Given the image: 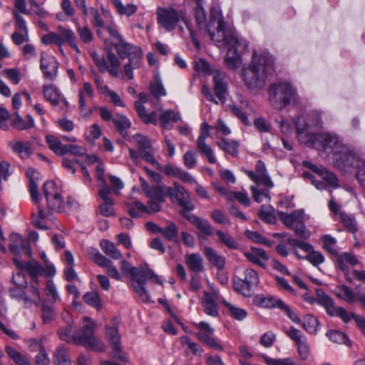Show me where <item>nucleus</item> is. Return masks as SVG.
Returning <instances> with one entry per match:
<instances>
[{
  "label": "nucleus",
  "mask_w": 365,
  "mask_h": 365,
  "mask_svg": "<svg viewBox=\"0 0 365 365\" xmlns=\"http://www.w3.org/2000/svg\"><path fill=\"white\" fill-rule=\"evenodd\" d=\"M273 57L267 51L252 54V61L242 71V80L250 91L259 90L264 87L268 73L274 71Z\"/></svg>",
  "instance_id": "1"
},
{
  "label": "nucleus",
  "mask_w": 365,
  "mask_h": 365,
  "mask_svg": "<svg viewBox=\"0 0 365 365\" xmlns=\"http://www.w3.org/2000/svg\"><path fill=\"white\" fill-rule=\"evenodd\" d=\"M334 166L341 171L355 170L356 178L360 185L365 187V161L349 147L344 145L341 149L334 151L333 156Z\"/></svg>",
  "instance_id": "2"
},
{
  "label": "nucleus",
  "mask_w": 365,
  "mask_h": 365,
  "mask_svg": "<svg viewBox=\"0 0 365 365\" xmlns=\"http://www.w3.org/2000/svg\"><path fill=\"white\" fill-rule=\"evenodd\" d=\"M120 264L122 272L130 275L134 291L138 294L141 300L143 302H149L150 297L145 285L148 279H153L155 282L161 284L158 275L149 268L138 269L131 266L129 262L124 259L120 261Z\"/></svg>",
  "instance_id": "3"
},
{
  "label": "nucleus",
  "mask_w": 365,
  "mask_h": 365,
  "mask_svg": "<svg viewBox=\"0 0 365 365\" xmlns=\"http://www.w3.org/2000/svg\"><path fill=\"white\" fill-rule=\"evenodd\" d=\"M111 44L121 59L128 58V61L125 63L123 68L128 78L133 79V70L139 68L142 65L141 49L134 44L127 42L123 36L115 41H112Z\"/></svg>",
  "instance_id": "4"
},
{
  "label": "nucleus",
  "mask_w": 365,
  "mask_h": 365,
  "mask_svg": "<svg viewBox=\"0 0 365 365\" xmlns=\"http://www.w3.org/2000/svg\"><path fill=\"white\" fill-rule=\"evenodd\" d=\"M268 96L271 105L278 110H282L292 102L297 101L298 97L296 88L286 81L270 84Z\"/></svg>",
  "instance_id": "5"
},
{
  "label": "nucleus",
  "mask_w": 365,
  "mask_h": 365,
  "mask_svg": "<svg viewBox=\"0 0 365 365\" xmlns=\"http://www.w3.org/2000/svg\"><path fill=\"white\" fill-rule=\"evenodd\" d=\"M95 323L90 318H83V326L74 332V344L84 346L88 350L104 351L105 344L101 339L95 336Z\"/></svg>",
  "instance_id": "6"
},
{
  "label": "nucleus",
  "mask_w": 365,
  "mask_h": 365,
  "mask_svg": "<svg viewBox=\"0 0 365 365\" xmlns=\"http://www.w3.org/2000/svg\"><path fill=\"white\" fill-rule=\"evenodd\" d=\"M316 294L317 296V299L308 294H304V299L309 304H313L315 302H317L319 304L322 306L326 309L327 313L329 316L338 317L344 323H348L350 322L349 314L347 311L341 307H336L333 299L325 294L323 289H317Z\"/></svg>",
  "instance_id": "7"
},
{
  "label": "nucleus",
  "mask_w": 365,
  "mask_h": 365,
  "mask_svg": "<svg viewBox=\"0 0 365 365\" xmlns=\"http://www.w3.org/2000/svg\"><path fill=\"white\" fill-rule=\"evenodd\" d=\"M59 34L55 32H49L41 37V42L45 45L54 43L58 47H61L65 42H67L70 47L76 53L81 51L76 42V37L74 32L70 29L61 26L58 27Z\"/></svg>",
  "instance_id": "8"
},
{
  "label": "nucleus",
  "mask_w": 365,
  "mask_h": 365,
  "mask_svg": "<svg viewBox=\"0 0 365 365\" xmlns=\"http://www.w3.org/2000/svg\"><path fill=\"white\" fill-rule=\"evenodd\" d=\"M105 336L110 346H111L112 357L123 362L128 363V360L123 353L120 340L121 336L118 331V321L117 318H113L110 324L105 326Z\"/></svg>",
  "instance_id": "9"
},
{
  "label": "nucleus",
  "mask_w": 365,
  "mask_h": 365,
  "mask_svg": "<svg viewBox=\"0 0 365 365\" xmlns=\"http://www.w3.org/2000/svg\"><path fill=\"white\" fill-rule=\"evenodd\" d=\"M90 54L94 63L101 73L108 72L112 77H118L120 62L118 56L111 50H108L106 56L100 55L96 51H92Z\"/></svg>",
  "instance_id": "10"
},
{
  "label": "nucleus",
  "mask_w": 365,
  "mask_h": 365,
  "mask_svg": "<svg viewBox=\"0 0 365 365\" xmlns=\"http://www.w3.org/2000/svg\"><path fill=\"white\" fill-rule=\"evenodd\" d=\"M259 283L257 273L252 269H247L234 279V288L236 292L245 297H250L254 288Z\"/></svg>",
  "instance_id": "11"
},
{
  "label": "nucleus",
  "mask_w": 365,
  "mask_h": 365,
  "mask_svg": "<svg viewBox=\"0 0 365 365\" xmlns=\"http://www.w3.org/2000/svg\"><path fill=\"white\" fill-rule=\"evenodd\" d=\"M156 15L158 24L169 32L173 31L181 20L185 21L183 12L178 11L173 7L158 6L156 9Z\"/></svg>",
  "instance_id": "12"
},
{
  "label": "nucleus",
  "mask_w": 365,
  "mask_h": 365,
  "mask_svg": "<svg viewBox=\"0 0 365 365\" xmlns=\"http://www.w3.org/2000/svg\"><path fill=\"white\" fill-rule=\"evenodd\" d=\"M310 144L312 145H319L324 151L332 150L334 151L341 149V146L344 144L340 140L339 137L335 134L329 132H322L309 135Z\"/></svg>",
  "instance_id": "13"
},
{
  "label": "nucleus",
  "mask_w": 365,
  "mask_h": 365,
  "mask_svg": "<svg viewBox=\"0 0 365 365\" xmlns=\"http://www.w3.org/2000/svg\"><path fill=\"white\" fill-rule=\"evenodd\" d=\"M170 187H168L163 182L157 183V185L152 186L150 192V194L146 195L149 199L148 205L153 212H158L161 210V204L165 202L167 197H170Z\"/></svg>",
  "instance_id": "14"
},
{
  "label": "nucleus",
  "mask_w": 365,
  "mask_h": 365,
  "mask_svg": "<svg viewBox=\"0 0 365 365\" xmlns=\"http://www.w3.org/2000/svg\"><path fill=\"white\" fill-rule=\"evenodd\" d=\"M43 193L49 210L56 212L63 211V200L57 190L56 184L53 181L48 180L43 184Z\"/></svg>",
  "instance_id": "15"
},
{
  "label": "nucleus",
  "mask_w": 365,
  "mask_h": 365,
  "mask_svg": "<svg viewBox=\"0 0 365 365\" xmlns=\"http://www.w3.org/2000/svg\"><path fill=\"white\" fill-rule=\"evenodd\" d=\"M133 138L138 145V152L141 158L147 163L160 169V165L154 158V149L150 139L142 134H135Z\"/></svg>",
  "instance_id": "16"
},
{
  "label": "nucleus",
  "mask_w": 365,
  "mask_h": 365,
  "mask_svg": "<svg viewBox=\"0 0 365 365\" xmlns=\"http://www.w3.org/2000/svg\"><path fill=\"white\" fill-rule=\"evenodd\" d=\"M88 257L99 267L106 269L107 274L115 280H120L121 276L112 261L103 255L98 250L90 247L87 250Z\"/></svg>",
  "instance_id": "17"
},
{
  "label": "nucleus",
  "mask_w": 365,
  "mask_h": 365,
  "mask_svg": "<svg viewBox=\"0 0 365 365\" xmlns=\"http://www.w3.org/2000/svg\"><path fill=\"white\" fill-rule=\"evenodd\" d=\"M170 192L172 193L170 194V200L173 202H178L182 207V211L190 212L195 209V205L192 202L189 193L178 182H173Z\"/></svg>",
  "instance_id": "18"
},
{
  "label": "nucleus",
  "mask_w": 365,
  "mask_h": 365,
  "mask_svg": "<svg viewBox=\"0 0 365 365\" xmlns=\"http://www.w3.org/2000/svg\"><path fill=\"white\" fill-rule=\"evenodd\" d=\"M180 215L197 230L198 236L207 237L212 236L215 233L214 228L207 220L186 211H180Z\"/></svg>",
  "instance_id": "19"
},
{
  "label": "nucleus",
  "mask_w": 365,
  "mask_h": 365,
  "mask_svg": "<svg viewBox=\"0 0 365 365\" xmlns=\"http://www.w3.org/2000/svg\"><path fill=\"white\" fill-rule=\"evenodd\" d=\"M40 68L46 78L53 81L56 78L58 63L54 57L42 52L41 54Z\"/></svg>",
  "instance_id": "20"
},
{
  "label": "nucleus",
  "mask_w": 365,
  "mask_h": 365,
  "mask_svg": "<svg viewBox=\"0 0 365 365\" xmlns=\"http://www.w3.org/2000/svg\"><path fill=\"white\" fill-rule=\"evenodd\" d=\"M43 93L44 98L49 101L52 106H58L63 104V106H61V109L67 110L68 108V101L53 85L43 86Z\"/></svg>",
  "instance_id": "21"
},
{
  "label": "nucleus",
  "mask_w": 365,
  "mask_h": 365,
  "mask_svg": "<svg viewBox=\"0 0 365 365\" xmlns=\"http://www.w3.org/2000/svg\"><path fill=\"white\" fill-rule=\"evenodd\" d=\"M9 251L14 255H19L21 251L26 255H31V250L29 241L17 233H13L10 235Z\"/></svg>",
  "instance_id": "22"
},
{
  "label": "nucleus",
  "mask_w": 365,
  "mask_h": 365,
  "mask_svg": "<svg viewBox=\"0 0 365 365\" xmlns=\"http://www.w3.org/2000/svg\"><path fill=\"white\" fill-rule=\"evenodd\" d=\"M214 92L216 97L221 103L226 102V96L227 94V84L224 82L223 74L219 71H215L213 75Z\"/></svg>",
  "instance_id": "23"
},
{
  "label": "nucleus",
  "mask_w": 365,
  "mask_h": 365,
  "mask_svg": "<svg viewBox=\"0 0 365 365\" xmlns=\"http://www.w3.org/2000/svg\"><path fill=\"white\" fill-rule=\"evenodd\" d=\"M202 253L210 263L217 268L222 269L225 265V257L214 250L212 247L206 246L202 250Z\"/></svg>",
  "instance_id": "24"
},
{
  "label": "nucleus",
  "mask_w": 365,
  "mask_h": 365,
  "mask_svg": "<svg viewBox=\"0 0 365 365\" xmlns=\"http://www.w3.org/2000/svg\"><path fill=\"white\" fill-rule=\"evenodd\" d=\"M215 35H212V39L218 43H222L223 45L227 46L230 52L237 51V47L240 45L238 36L235 32L229 31V32L224 36L223 34H220L219 38H215Z\"/></svg>",
  "instance_id": "25"
},
{
  "label": "nucleus",
  "mask_w": 365,
  "mask_h": 365,
  "mask_svg": "<svg viewBox=\"0 0 365 365\" xmlns=\"http://www.w3.org/2000/svg\"><path fill=\"white\" fill-rule=\"evenodd\" d=\"M297 133L299 140L304 144H310L309 135H315L309 132V124L306 121L304 118L299 117L295 122Z\"/></svg>",
  "instance_id": "26"
},
{
  "label": "nucleus",
  "mask_w": 365,
  "mask_h": 365,
  "mask_svg": "<svg viewBox=\"0 0 365 365\" xmlns=\"http://www.w3.org/2000/svg\"><path fill=\"white\" fill-rule=\"evenodd\" d=\"M246 258L260 267H264V261L269 259L268 255L261 248L252 247L250 252L245 253Z\"/></svg>",
  "instance_id": "27"
},
{
  "label": "nucleus",
  "mask_w": 365,
  "mask_h": 365,
  "mask_svg": "<svg viewBox=\"0 0 365 365\" xmlns=\"http://www.w3.org/2000/svg\"><path fill=\"white\" fill-rule=\"evenodd\" d=\"M185 262L189 269L195 273L205 270L203 259L198 253L187 254L185 256Z\"/></svg>",
  "instance_id": "28"
},
{
  "label": "nucleus",
  "mask_w": 365,
  "mask_h": 365,
  "mask_svg": "<svg viewBox=\"0 0 365 365\" xmlns=\"http://www.w3.org/2000/svg\"><path fill=\"white\" fill-rule=\"evenodd\" d=\"M112 122L123 138L125 139L127 138V137H128V129L131 125L129 119L124 115L117 113L113 116Z\"/></svg>",
  "instance_id": "29"
},
{
  "label": "nucleus",
  "mask_w": 365,
  "mask_h": 365,
  "mask_svg": "<svg viewBox=\"0 0 365 365\" xmlns=\"http://www.w3.org/2000/svg\"><path fill=\"white\" fill-rule=\"evenodd\" d=\"M27 178L29 180V192L31 199L35 203L39 202V195L38 192V185L36 183V180L38 179L39 173L33 168H29L26 172Z\"/></svg>",
  "instance_id": "30"
},
{
  "label": "nucleus",
  "mask_w": 365,
  "mask_h": 365,
  "mask_svg": "<svg viewBox=\"0 0 365 365\" xmlns=\"http://www.w3.org/2000/svg\"><path fill=\"white\" fill-rule=\"evenodd\" d=\"M279 301L282 300L270 295L257 294L253 298V303L255 305L268 309L278 308Z\"/></svg>",
  "instance_id": "31"
},
{
  "label": "nucleus",
  "mask_w": 365,
  "mask_h": 365,
  "mask_svg": "<svg viewBox=\"0 0 365 365\" xmlns=\"http://www.w3.org/2000/svg\"><path fill=\"white\" fill-rule=\"evenodd\" d=\"M196 144L200 153L207 158L210 163L214 164L216 163L213 150L212 148L205 143V136L204 135L198 136Z\"/></svg>",
  "instance_id": "32"
},
{
  "label": "nucleus",
  "mask_w": 365,
  "mask_h": 365,
  "mask_svg": "<svg viewBox=\"0 0 365 365\" xmlns=\"http://www.w3.org/2000/svg\"><path fill=\"white\" fill-rule=\"evenodd\" d=\"M26 307H29L32 304L38 306L41 303V297L39 293L38 284H36L34 282L26 287Z\"/></svg>",
  "instance_id": "33"
},
{
  "label": "nucleus",
  "mask_w": 365,
  "mask_h": 365,
  "mask_svg": "<svg viewBox=\"0 0 365 365\" xmlns=\"http://www.w3.org/2000/svg\"><path fill=\"white\" fill-rule=\"evenodd\" d=\"M54 365H71L68 350L64 346H58L53 354Z\"/></svg>",
  "instance_id": "34"
},
{
  "label": "nucleus",
  "mask_w": 365,
  "mask_h": 365,
  "mask_svg": "<svg viewBox=\"0 0 365 365\" xmlns=\"http://www.w3.org/2000/svg\"><path fill=\"white\" fill-rule=\"evenodd\" d=\"M335 295L348 303H353L358 301L356 294L346 285H340L335 287L334 290Z\"/></svg>",
  "instance_id": "35"
},
{
  "label": "nucleus",
  "mask_w": 365,
  "mask_h": 365,
  "mask_svg": "<svg viewBox=\"0 0 365 365\" xmlns=\"http://www.w3.org/2000/svg\"><path fill=\"white\" fill-rule=\"evenodd\" d=\"M102 251L110 258L113 259H120L123 255L115 245L107 240H102L100 242Z\"/></svg>",
  "instance_id": "36"
},
{
  "label": "nucleus",
  "mask_w": 365,
  "mask_h": 365,
  "mask_svg": "<svg viewBox=\"0 0 365 365\" xmlns=\"http://www.w3.org/2000/svg\"><path fill=\"white\" fill-rule=\"evenodd\" d=\"M149 91L150 94L156 99L165 96L167 92L163 85L159 74L155 76V79L149 83Z\"/></svg>",
  "instance_id": "37"
},
{
  "label": "nucleus",
  "mask_w": 365,
  "mask_h": 365,
  "mask_svg": "<svg viewBox=\"0 0 365 365\" xmlns=\"http://www.w3.org/2000/svg\"><path fill=\"white\" fill-rule=\"evenodd\" d=\"M46 141L49 148L56 155L63 156L66 154V145H63L57 137L48 135L46 136Z\"/></svg>",
  "instance_id": "38"
},
{
  "label": "nucleus",
  "mask_w": 365,
  "mask_h": 365,
  "mask_svg": "<svg viewBox=\"0 0 365 365\" xmlns=\"http://www.w3.org/2000/svg\"><path fill=\"white\" fill-rule=\"evenodd\" d=\"M217 146L224 152L236 157L238 155L239 143L236 140L229 141L225 138H220L217 142Z\"/></svg>",
  "instance_id": "39"
},
{
  "label": "nucleus",
  "mask_w": 365,
  "mask_h": 365,
  "mask_svg": "<svg viewBox=\"0 0 365 365\" xmlns=\"http://www.w3.org/2000/svg\"><path fill=\"white\" fill-rule=\"evenodd\" d=\"M111 2L118 14L128 17L136 13L138 7L133 4L124 5L121 0H111Z\"/></svg>",
  "instance_id": "40"
},
{
  "label": "nucleus",
  "mask_w": 365,
  "mask_h": 365,
  "mask_svg": "<svg viewBox=\"0 0 365 365\" xmlns=\"http://www.w3.org/2000/svg\"><path fill=\"white\" fill-rule=\"evenodd\" d=\"M278 215L279 219L284 223V225L289 229H292L294 225L298 222V220L302 218V213L298 210H295L291 214H287L286 212L279 211Z\"/></svg>",
  "instance_id": "41"
},
{
  "label": "nucleus",
  "mask_w": 365,
  "mask_h": 365,
  "mask_svg": "<svg viewBox=\"0 0 365 365\" xmlns=\"http://www.w3.org/2000/svg\"><path fill=\"white\" fill-rule=\"evenodd\" d=\"M34 120L33 118L28 115L25 119H23L19 114L16 112L15 116L12 120V125L18 130H26L34 127Z\"/></svg>",
  "instance_id": "42"
},
{
  "label": "nucleus",
  "mask_w": 365,
  "mask_h": 365,
  "mask_svg": "<svg viewBox=\"0 0 365 365\" xmlns=\"http://www.w3.org/2000/svg\"><path fill=\"white\" fill-rule=\"evenodd\" d=\"M32 281L36 284H39L38 276L41 275L45 272L41 265L36 261L29 262L25 267Z\"/></svg>",
  "instance_id": "43"
},
{
  "label": "nucleus",
  "mask_w": 365,
  "mask_h": 365,
  "mask_svg": "<svg viewBox=\"0 0 365 365\" xmlns=\"http://www.w3.org/2000/svg\"><path fill=\"white\" fill-rule=\"evenodd\" d=\"M168 241L176 242L178 239V228L173 222H168L165 227H162L160 233Z\"/></svg>",
  "instance_id": "44"
},
{
  "label": "nucleus",
  "mask_w": 365,
  "mask_h": 365,
  "mask_svg": "<svg viewBox=\"0 0 365 365\" xmlns=\"http://www.w3.org/2000/svg\"><path fill=\"white\" fill-rule=\"evenodd\" d=\"M102 31V36H98L99 38L103 40L105 42L107 41V38L105 36V32H108L109 36L113 39V41H115L117 39L120 38L122 35L119 33L118 26L115 23L105 24L103 27H101Z\"/></svg>",
  "instance_id": "45"
},
{
  "label": "nucleus",
  "mask_w": 365,
  "mask_h": 365,
  "mask_svg": "<svg viewBox=\"0 0 365 365\" xmlns=\"http://www.w3.org/2000/svg\"><path fill=\"white\" fill-rule=\"evenodd\" d=\"M178 120V118L175 115V113L173 110H168L163 111L159 116V121L161 126L165 129H170V124L176 123Z\"/></svg>",
  "instance_id": "46"
},
{
  "label": "nucleus",
  "mask_w": 365,
  "mask_h": 365,
  "mask_svg": "<svg viewBox=\"0 0 365 365\" xmlns=\"http://www.w3.org/2000/svg\"><path fill=\"white\" fill-rule=\"evenodd\" d=\"M90 16L93 18L91 24L96 29L97 36H102L101 27H103L106 23L101 17V14L97 9L94 7H90Z\"/></svg>",
  "instance_id": "47"
},
{
  "label": "nucleus",
  "mask_w": 365,
  "mask_h": 365,
  "mask_svg": "<svg viewBox=\"0 0 365 365\" xmlns=\"http://www.w3.org/2000/svg\"><path fill=\"white\" fill-rule=\"evenodd\" d=\"M90 16L93 18L91 24L96 29L97 36H102L101 27H103L106 23L101 17V14L97 9L94 7H90Z\"/></svg>",
  "instance_id": "48"
},
{
  "label": "nucleus",
  "mask_w": 365,
  "mask_h": 365,
  "mask_svg": "<svg viewBox=\"0 0 365 365\" xmlns=\"http://www.w3.org/2000/svg\"><path fill=\"white\" fill-rule=\"evenodd\" d=\"M12 150L17 153L21 158H26L32 153L31 148L29 142L18 141L11 145Z\"/></svg>",
  "instance_id": "49"
},
{
  "label": "nucleus",
  "mask_w": 365,
  "mask_h": 365,
  "mask_svg": "<svg viewBox=\"0 0 365 365\" xmlns=\"http://www.w3.org/2000/svg\"><path fill=\"white\" fill-rule=\"evenodd\" d=\"M212 334L205 332H197L196 334L197 338L209 347L214 349L217 351H222L223 347L219 343H217L215 339L211 336Z\"/></svg>",
  "instance_id": "50"
},
{
  "label": "nucleus",
  "mask_w": 365,
  "mask_h": 365,
  "mask_svg": "<svg viewBox=\"0 0 365 365\" xmlns=\"http://www.w3.org/2000/svg\"><path fill=\"white\" fill-rule=\"evenodd\" d=\"M6 352L9 357L18 365H29L28 359L18 351L15 348L11 346L6 347Z\"/></svg>",
  "instance_id": "51"
},
{
  "label": "nucleus",
  "mask_w": 365,
  "mask_h": 365,
  "mask_svg": "<svg viewBox=\"0 0 365 365\" xmlns=\"http://www.w3.org/2000/svg\"><path fill=\"white\" fill-rule=\"evenodd\" d=\"M76 31L80 40L85 44L91 43L94 39V35L88 26H77Z\"/></svg>",
  "instance_id": "52"
},
{
  "label": "nucleus",
  "mask_w": 365,
  "mask_h": 365,
  "mask_svg": "<svg viewBox=\"0 0 365 365\" xmlns=\"http://www.w3.org/2000/svg\"><path fill=\"white\" fill-rule=\"evenodd\" d=\"M327 336L334 343L339 344L350 345V341L347 335L342 331L337 330H330L327 333Z\"/></svg>",
  "instance_id": "53"
},
{
  "label": "nucleus",
  "mask_w": 365,
  "mask_h": 365,
  "mask_svg": "<svg viewBox=\"0 0 365 365\" xmlns=\"http://www.w3.org/2000/svg\"><path fill=\"white\" fill-rule=\"evenodd\" d=\"M222 304L227 309L230 316L236 320H243L247 315L246 310L237 307L227 301H223Z\"/></svg>",
  "instance_id": "54"
},
{
  "label": "nucleus",
  "mask_w": 365,
  "mask_h": 365,
  "mask_svg": "<svg viewBox=\"0 0 365 365\" xmlns=\"http://www.w3.org/2000/svg\"><path fill=\"white\" fill-rule=\"evenodd\" d=\"M215 234L219 240L229 249L237 250L238 248V243L228 233H225L221 230H217Z\"/></svg>",
  "instance_id": "55"
},
{
  "label": "nucleus",
  "mask_w": 365,
  "mask_h": 365,
  "mask_svg": "<svg viewBox=\"0 0 365 365\" xmlns=\"http://www.w3.org/2000/svg\"><path fill=\"white\" fill-rule=\"evenodd\" d=\"M302 328L309 333H315L317 331V327L319 324L318 319L312 314H307L303 318V322H302Z\"/></svg>",
  "instance_id": "56"
},
{
  "label": "nucleus",
  "mask_w": 365,
  "mask_h": 365,
  "mask_svg": "<svg viewBox=\"0 0 365 365\" xmlns=\"http://www.w3.org/2000/svg\"><path fill=\"white\" fill-rule=\"evenodd\" d=\"M339 217L341 222L349 232L355 233L358 231L357 225L354 217L346 214V212H341Z\"/></svg>",
  "instance_id": "57"
},
{
  "label": "nucleus",
  "mask_w": 365,
  "mask_h": 365,
  "mask_svg": "<svg viewBox=\"0 0 365 365\" xmlns=\"http://www.w3.org/2000/svg\"><path fill=\"white\" fill-rule=\"evenodd\" d=\"M84 302L88 305L99 310L102 307L101 297L98 293L96 292H87L83 295Z\"/></svg>",
  "instance_id": "58"
},
{
  "label": "nucleus",
  "mask_w": 365,
  "mask_h": 365,
  "mask_svg": "<svg viewBox=\"0 0 365 365\" xmlns=\"http://www.w3.org/2000/svg\"><path fill=\"white\" fill-rule=\"evenodd\" d=\"M274 212V210L272 207H269L267 210H264V206H262L258 212V217L264 222L273 225L277 220V217Z\"/></svg>",
  "instance_id": "59"
},
{
  "label": "nucleus",
  "mask_w": 365,
  "mask_h": 365,
  "mask_svg": "<svg viewBox=\"0 0 365 365\" xmlns=\"http://www.w3.org/2000/svg\"><path fill=\"white\" fill-rule=\"evenodd\" d=\"M180 342L182 345H187L189 349H190V351L195 355L201 356L203 353V349L200 347V346L198 344L192 341L187 336H180Z\"/></svg>",
  "instance_id": "60"
},
{
  "label": "nucleus",
  "mask_w": 365,
  "mask_h": 365,
  "mask_svg": "<svg viewBox=\"0 0 365 365\" xmlns=\"http://www.w3.org/2000/svg\"><path fill=\"white\" fill-rule=\"evenodd\" d=\"M225 62L226 66L230 69L234 70L240 67L241 61L237 51H232L231 52L228 51Z\"/></svg>",
  "instance_id": "61"
},
{
  "label": "nucleus",
  "mask_w": 365,
  "mask_h": 365,
  "mask_svg": "<svg viewBox=\"0 0 365 365\" xmlns=\"http://www.w3.org/2000/svg\"><path fill=\"white\" fill-rule=\"evenodd\" d=\"M46 301L53 304L58 298V293L53 281H48L45 288Z\"/></svg>",
  "instance_id": "62"
},
{
  "label": "nucleus",
  "mask_w": 365,
  "mask_h": 365,
  "mask_svg": "<svg viewBox=\"0 0 365 365\" xmlns=\"http://www.w3.org/2000/svg\"><path fill=\"white\" fill-rule=\"evenodd\" d=\"M292 229H293L296 235L302 239L307 240L311 235L310 232L306 228L305 225L303 222V216Z\"/></svg>",
  "instance_id": "63"
},
{
  "label": "nucleus",
  "mask_w": 365,
  "mask_h": 365,
  "mask_svg": "<svg viewBox=\"0 0 365 365\" xmlns=\"http://www.w3.org/2000/svg\"><path fill=\"white\" fill-rule=\"evenodd\" d=\"M98 212L104 217H110L114 215L113 200L112 198H107L103 200L98 209Z\"/></svg>",
  "instance_id": "64"
}]
</instances>
